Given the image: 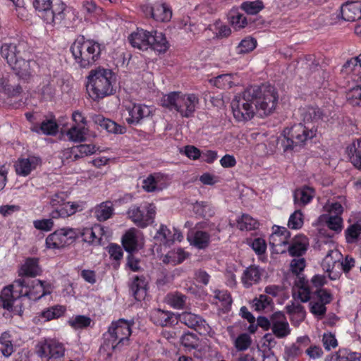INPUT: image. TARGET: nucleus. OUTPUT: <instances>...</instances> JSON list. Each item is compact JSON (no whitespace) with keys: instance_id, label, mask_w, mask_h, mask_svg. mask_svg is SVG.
<instances>
[{"instance_id":"1","label":"nucleus","mask_w":361,"mask_h":361,"mask_svg":"<svg viewBox=\"0 0 361 361\" xmlns=\"http://www.w3.org/2000/svg\"><path fill=\"white\" fill-rule=\"evenodd\" d=\"M300 111L305 123H300L284 128L278 138L277 145L284 153L298 150L307 141L315 137L317 126L314 123L322 120L324 116L322 110L317 106H307Z\"/></svg>"},{"instance_id":"2","label":"nucleus","mask_w":361,"mask_h":361,"mask_svg":"<svg viewBox=\"0 0 361 361\" xmlns=\"http://www.w3.org/2000/svg\"><path fill=\"white\" fill-rule=\"evenodd\" d=\"M116 75L109 68L97 67L87 76L86 90L93 101H99L116 92Z\"/></svg>"},{"instance_id":"3","label":"nucleus","mask_w":361,"mask_h":361,"mask_svg":"<svg viewBox=\"0 0 361 361\" xmlns=\"http://www.w3.org/2000/svg\"><path fill=\"white\" fill-rule=\"evenodd\" d=\"M105 45L94 39L79 36L71 44L70 51L75 63L81 68H87L97 61Z\"/></svg>"},{"instance_id":"4","label":"nucleus","mask_w":361,"mask_h":361,"mask_svg":"<svg viewBox=\"0 0 361 361\" xmlns=\"http://www.w3.org/2000/svg\"><path fill=\"white\" fill-rule=\"evenodd\" d=\"M133 322L125 319L112 321L103 334L104 344L110 346L113 352H121L130 345Z\"/></svg>"},{"instance_id":"5","label":"nucleus","mask_w":361,"mask_h":361,"mask_svg":"<svg viewBox=\"0 0 361 361\" xmlns=\"http://www.w3.org/2000/svg\"><path fill=\"white\" fill-rule=\"evenodd\" d=\"M161 106L169 111H175L183 118H190L193 116L199 98L195 94H183L174 91L165 94L161 100Z\"/></svg>"},{"instance_id":"6","label":"nucleus","mask_w":361,"mask_h":361,"mask_svg":"<svg viewBox=\"0 0 361 361\" xmlns=\"http://www.w3.org/2000/svg\"><path fill=\"white\" fill-rule=\"evenodd\" d=\"M253 89L247 87L242 93L235 95L231 106L234 118L238 121H247L251 120L255 114V102L253 99L255 94Z\"/></svg>"},{"instance_id":"7","label":"nucleus","mask_w":361,"mask_h":361,"mask_svg":"<svg viewBox=\"0 0 361 361\" xmlns=\"http://www.w3.org/2000/svg\"><path fill=\"white\" fill-rule=\"evenodd\" d=\"M16 292L20 294V297L27 298L30 300L37 301L43 296L50 295L52 292V286L50 283L39 279L27 281L21 278L14 281Z\"/></svg>"},{"instance_id":"8","label":"nucleus","mask_w":361,"mask_h":361,"mask_svg":"<svg viewBox=\"0 0 361 361\" xmlns=\"http://www.w3.org/2000/svg\"><path fill=\"white\" fill-rule=\"evenodd\" d=\"M77 20L75 9L59 0L53 4L50 11H48L43 21L47 24L61 25L68 28L73 27Z\"/></svg>"},{"instance_id":"9","label":"nucleus","mask_w":361,"mask_h":361,"mask_svg":"<svg viewBox=\"0 0 361 361\" xmlns=\"http://www.w3.org/2000/svg\"><path fill=\"white\" fill-rule=\"evenodd\" d=\"M255 92L253 99L255 102V107L262 111L263 114H270L276 107L279 100V94L276 88L269 84L251 86Z\"/></svg>"},{"instance_id":"10","label":"nucleus","mask_w":361,"mask_h":361,"mask_svg":"<svg viewBox=\"0 0 361 361\" xmlns=\"http://www.w3.org/2000/svg\"><path fill=\"white\" fill-rule=\"evenodd\" d=\"M129 219L137 227L144 228L154 222L156 207L154 204L145 203L140 206L132 205L127 212Z\"/></svg>"},{"instance_id":"11","label":"nucleus","mask_w":361,"mask_h":361,"mask_svg":"<svg viewBox=\"0 0 361 361\" xmlns=\"http://www.w3.org/2000/svg\"><path fill=\"white\" fill-rule=\"evenodd\" d=\"M77 237V231L73 228H59L46 238V247L48 249H61L73 243Z\"/></svg>"},{"instance_id":"12","label":"nucleus","mask_w":361,"mask_h":361,"mask_svg":"<svg viewBox=\"0 0 361 361\" xmlns=\"http://www.w3.org/2000/svg\"><path fill=\"white\" fill-rule=\"evenodd\" d=\"M140 9L146 18H152L157 22H169L172 18L171 8L162 1H157L154 4H142L140 6Z\"/></svg>"},{"instance_id":"13","label":"nucleus","mask_w":361,"mask_h":361,"mask_svg":"<svg viewBox=\"0 0 361 361\" xmlns=\"http://www.w3.org/2000/svg\"><path fill=\"white\" fill-rule=\"evenodd\" d=\"M65 348L56 340H45L37 345V354L47 361H57L64 355Z\"/></svg>"},{"instance_id":"14","label":"nucleus","mask_w":361,"mask_h":361,"mask_svg":"<svg viewBox=\"0 0 361 361\" xmlns=\"http://www.w3.org/2000/svg\"><path fill=\"white\" fill-rule=\"evenodd\" d=\"M271 329L278 338H283L290 334L289 324L283 312L278 311L271 314Z\"/></svg>"},{"instance_id":"15","label":"nucleus","mask_w":361,"mask_h":361,"mask_svg":"<svg viewBox=\"0 0 361 361\" xmlns=\"http://www.w3.org/2000/svg\"><path fill=\"white\" fill-rule=\"evenodd\" d=\"M310 343L307 336L298 337L295 343L284 347L283 358L285 361H296L303 353L302 345L307 346Z\"/></svg>"},{"instance_id":"16","label":"nucleus","mask_w":361,"mask_h":361,"mask_svg":"<svg viewBox=\"0 0 361 361\" xmlns=\"http://www.w3.org/2000/svg\"><path fill=\"white\" fill-rule=\"evenodd\" d=\"M128 112V117L126 121L130 125H137L141 121L150 116L152 111L150 108L142 104H132L126 108Z\"/></svg>"},{"instance_id":"17","label":"nucleus","mask_w":361,"mask_h":361,"mask_svg":"<svg viewBox=\"0 0 361 361\" xmlns=\"http://www.w3.org/2000/svg\"><path fill=\"white\" fill-rule=\"evenodd\" d=\"M42 160L36 156H29L27 158H19L15 164L17 175L23 177L29 176L31 172L40 165Z\"/></svg>"},{"instance_id":"18","label":"nucleus","mask_w":361,"mask_h":361,"mask_svg":"<svg viewBox=\"0 0 361 361\" xmlns=\"http://www.w3.org/2000/svg\"><path fill=\"white\" fill-rule=\"evenodd\" d=\"M167 186V176L161 173L149 174L142 182V188L147 192L161 190Z\"/></svg>"},{"instance_id":"19","label":"nucleus","mask_w":361,"mask_h":361,"mask_svg":"<svg viewBox=\"0 0 361 361\" xmlns=\"http://www.w3.org/2000/svg\"><path fill=\"white\" fill-rule=\"evenodd\" d=\"M150 321L157 326H169L177 324V317L173 312L161 309H154L150 312Z\"/></svg>"},{"instance_id":"20","label":"nucleus","mask_w":361,"mask_h":361,"mask_svg":"<svg viewBox=\"0 0 361 361\" xmlns=\"http://www.w3.org/2000/svg\"><path fill=\"white\" fill-rule=\"evenodd\" d=\"M339 15L345 21H355L361 18V1H346L340 8Z\"/></svg>"},{"instance_id":"21","label":"nucleus","mask_w":361,"mask_h":361,"mask_svg":"<svg viewBox=\"0 0 361 361\" xmlns=\"http://www.w3.org/2000/svg\"><path fill=\"white\" fill-rule=\"evenodd\" d=\"M151 32L145 30L142 28H137L128 37L129 42L134 48H137L141 51H147L150 47L149 37Z\"/></svg>"},{"instance_id":"22","label":"nucleus","mask_w":361,"mask_h":361,"mask_svg":"<svg viewBox=\"0 0 361 361\" xmlns=\"http://www.w3.org/2000/svg\"><path fill=\"white\" fill-rule=\"evenodd\" d=\"M315 195V190L310 186H302L293 192V203L297 208L305 207L310 203Z\"/></svg>"},{"instance_id":"23","label":"nucleus","mask_w":361,"mask_h":361,"mask_svg":"<svg viewBox=\"0 0 361 361\" xmlns=\"http://www.w3.org/2000/svg\"><path fill=\"white\" fill-rule=\"evenodd\" d=\"M176 317L177 323L179 322L196 331H201L202 329H204L207 325L206 321L202 317L189 312H182Z\"/></svg>"},{"instance_id":"24","label":"nucleus","mask_w":361,"mask_h":361,"mask_svg":"<svg viewBox=\"0 0 361 361\" xmlns=\"http://www.w3.org/2000/svg\"><path fill=\"white\" fill-rule=\"evenodd\" d=\"M39 259L37 257H27L25 260L19 270L18 275L21 277L35 278L41 275L42 269L39 264Z\"/></svg>"},{"instance_id":"25","label":"nucleus","mask_w":361,"mask_h":361,"mask_svg":"<svg viewBox=\"0 0 361 361\" xmlns=\"http://www.w3.org/2000/svg\"><path fill=\"white\" fill-rule=\"evenodd\" d=\"M79 210H82V208L78 203L66 201L57 208L53 209L49 213V217L55 219H64L75 214Z\"/></svg>"},{"instance_id":"26","label":"nucleus","mask_w":361,"mask_h":361,"mask_svg":"<svg viewBox=\"0 0 361 361\" xmlns=\"http://www.w3.org/2000/svg\"><path fill=\"white\" fill-rule=\"evenodd\" d=\"M31 63V61L25 60L19 56L9 66L19 78L27 80L32 74ZM32 63H35V62L32 61Z\"/></svg>"},{"instance_id":"27","label":"nucleus","mask_w":361,"mask_h":361,"mask_svg":"<svg viewBox=\"0 0 361 361\" xmlns=\"http://www.w3.org/2000/svg\"><path fill=\"white\" fill-rule=\"evenodd\" d=\"M262 272L259 267L250 265L247 267L241 276V283L246 288H249L255 284L258 283L261 280Z\"/></svg>"},{"instance_id":"28","label":"nucleus","mask_w":361,"mask_h":361,"mask_svg":"<svg viewBox=\"0 0 361 361\" xmlns=\"http://www.w3.org/2000/svg\"><path fill=\"white\" fill-rule=\"evenodd\" d=\"M308 245L305 235H298L292 239L288 248V253L292 257H300L306 252Z\"/></svg>"},{"instance_id":"29","label":"nucleus","mask_w":361,"mask_h":361,"mask_svg":"<svg viewBox=\"0 0 361 361\" xmlns=\"http://www.w3.org/2000/svg\"><path fill=\"white\" fill-rule=\"evenodd\" d=\"M121 244L128 253H133L139 250L140 245L137 236V231L130 228L126 231L121 238Z\"/></svg>"},{"instance_id":"30","label":"nucleus","mask_w":361,"mask_h":361,"mask_svg":"<svg viewBox=\"0 0 361 361\" xmlns=\"http://www.w3.org/2000/svg\"><path fill=\"white\" fill-rule=\"evenodd\" d=\"M93 121L100 126L107 132L115 134H123L126 133V128L123 126L117 124L114 121L104 118L102 115L95 114L92 116Z\"/></svg>"},{"instance_id":"31","label":"nucleus","mask_w":361,"mask_h":361,"mask_svg":"<svg viewBox=\"0 0 361 361\" xmlns=\"http://www.w3.org/2000/svg\"><path fill=\"white\" fill-rule=\"evenodd\" d=\"M16 290L14 282L3 289L0 296V301L4 309L7 310H12L14 301L21 298L20 293L16 292Z\"/></svg>"},{"instance_id":"32","label":"nucleus","mask_w":361,"mask_h":361,"mask_svg":"<svg viewBox=\"0 0 361 361\" xmlns=\"http://www.w3.org/2000/svg\"><path fill=\"white\" fill-rule=\"evenodd\" d=\"M0 92L8 97H16L22 93L23 88L19 83L16 82L14 78H3L0 80Z\"/></svg>"},{"instance_id":"33","label":"nucleus","mask_w":361,"mask_h":361,"mask_svg":"<svg viewBox=\"0 0 361 361\" xmlns=\"http://www.w3.org/2000/svg\"><path fill=\"white\" fill-rule=\"evenodd\" d=\"M32 132L46 135H55L59 130V126L54 119H46L40 124L35 123L30 127Z\"/></svg>"},{"instance_id":"34","label":"nucleus","mask_w":361,"mask_h":361,"mask_svg":"<svg viewBox=\"0 0 361 361\" xmlns=\"http://www.w3.org/2000/svg\"><path fill=\"white\" fill-rule=\"evenodd\" d=\"M81 12L85 20L97 19L103 14V8L93 0H85L82 3Z\"/></svg>"},{"instance_id":"35","label":"nucleus","mask_w":361,"mask_h":361,"mask_svg":"<svg viewBox=\"0 0 361 361\" xmlns=\"http://www.w3.org/2000/svg\"><path fill=\"white\" fill-rule=\"evenodd\" d=\"M149 39V49L155 51L165 53L169 48V44L165 35L161 32L157 30L152 31Z\"/></svg>"},{"instance_id":"36","label":"nucleus","mask_w":361,"mask_h":361,"mask_svg":"<svg viewBox=\"0 0 361 361\" xmlns=\"http://www.w3.org/2000/svg\"><path fill=\"white\" fill-rule=\"evenodd\" d=\"M130 290L137 301L144 300L147 295V282L145 276H135L131 283Z\"/></svg>"},{"instance_id":"37","label":"nucleus","mask_w":361,"mask_h":361,"mask_svg":"<svg viewBox=\"0 0 361 361\" xmlns=\"http://www.w3.org/2000/svg\"><path fill=\"white\" fill-rule=\"evenodd\" d=\"M192 212L197 218L209 219L214 216L215 210L212 204L206 201H197L192 204Z\"/></svg>"},{"instance_id":"38","label":"nucleus","mask_w":361,"mask_h":361,"mask_svg":"<svg viewBox=\"0 0 361 361\" xmlns=\"http://www.w3.org/2000/svg\"><path fill=\"white\" fill-rule=\"evenodd\" d=\"M66 312V307L65 306L55 305L44 309L39 314V317L43 322H49L63 316Z\"/></svg>"},{"instance_id":"39","label":"nucleus","mask_w":361,"mask_h":361,"mask_svg":"<svg viewBox=\"0 0 361 361\" xmlns=\"http://www.w3.org/2000/svg\"><path fill=\"white\" fill-rule=\"evenodd\" d=\"M97 151L94 145L80 144L71 148L70 157L73 161H76L80 158L92 155Z\"/></svg>"},{"instance_id":"40","label":"nucleus","mask_w":361,"mask_h":361,"mask_svg":"<svg viewBox=\"0 0 361 361\" xmlns=\"http://www.w3.org/2000/svg\"><path fill=\"white\" fill-rule=\"evenodd\" d=\"M0 352L5 357H9L15 351L13 336L9 331L0 335Z\"/></svg>"},{"instance_id":"41","label":"nucleus","mask_w":361,"mask_h":361,"mask_svg":"<svg viewBox=\"0 0 361 361\" xmlns=\"http://www.w3.org/2000/svg\"><path fill=\"white\" fill-rule=\"evenodd\" d=\"M190 245L197 249L204 250L207 248L210 243V235L203 231H196L194 233L188 237Z\"/></svg>"},{"instance_id":"42","label":"nucleus","mask_w":361,"mask_h":361,"mask_svg":"<svg viewBox=\"0 0 361 361\" xmlns=\"http://www.w3.org/2000/svg\"><path fill=\"white\" fill-rule=\"evenodd\" d=\"M188 255V253L181 248H178L176 250H170L164 257L163 262L165 264L176 265L182 263Z\"/></svg>"},{"instance_id":"43","label":"nucleus","mask_w":361,"mask_h":361,"mask_svg":"<svg viewBox=\"0 0 361 361\" xmlns=\"http://www.w3.org/2000/svg\"><path fill=\"white\" fill-rule=\"evenodd\" d=\"M234 76L231 73L222 74L211 79L210 82L217 88L230 89L234 85Z\"/></svg>"},{"instance_id":"44","label":"nucleus","mask_w":361,"mask_h":361,"mask_svg":"<svg viewBox=\"0 0 361 361\" xmlns=\"http://www.w3.org/2000/svg\"><path fill=\"white\" fill-rule=\"evenodd\" d=\"M1 56L5 59L8 65L19 56L17 46L13 43H4L0 49Z\"/></svg>"},{"instance_id":"45","label":"nucleus","mask_w":361,"mask_h":361,"mask_svg":"<svg viewBox=\"0 0 361 361\" xmlns=\"http://www.w3.org/2000/svg\"><path fill=\"white\" fill-rule=\"evenodd\" d=\"M42 20L52 8V0H28Z\"/></svg>"},{"instance_id":"46","label":"nucleus","mask_w":361,"mask_h":361,"mask_svg":"<svg viewBox=\"0 0 361 361\" xmlns=\"http://www.w3.org/2000/svg\"><path fill=\"white\" fill-rule=\"evenodd\" d=\"M113 210L111 202H102L95 208L94 216L99 221H104L111 216Z\"/></svg>"},{"instance_id":"47","label":"nucleus","mask_w":361,"mask_h":361,"mask_svg":"<svg viewBox=\"0 0 361 361\" xmlns=\"http://www.w3.org/2000/svg\"><path fill=\"white\" fill-rule=\"evenodd\" d=\"M338 255V250H329L326 255L325 258L324 259L322 267L324 269H326V271L329 273V278L331 281H335L339 279V277L341 276V274L339 271H333V270L331 269V263L332 265H334L336 261L331 262L329 260L330 258H332V255ZM332 259H331V260Z\"/></svg>"},{"instance_id":"48","label":"nucleus","mask_w":361,"mask_h":361,"mask_svg":"<svg viewBox=\"0 0 361 361\" xmlns=\"http://www.w3.org/2000/svg\"><path fill=\"white\" fill-rule=\"evenodd\" d=\"M273 300L267 295H259L258 298H255L252 302V307L257 312L269 310L271 308Z\"/></svg>"},{"instance_id":"49","label":"nucleus","mask_w":361,"mask_h":361,"mask_svg":"<svg viewBox=\"0 0 361 361\" xmlns=\"http://www.w3.org/2000/svg\"><path fill=\"white\" fill-rule=\"evenodd\" d=\"M237 226L241 231H252L258 228L259 223L257 220L255 219L249 214H244L237 221Z\"/></svg>"},{"instance_id":"50","label":"nucleus","mask_w":361,"mask_h":361,"mask_svg":"<svg viewBox=\"0 0 361 361\" xmlns=\"http://www.w3.org/2000/svg\"><path fill=\"white\" fill-rule=\"evenodd\" d=\"M349 156L352 164L357 169H361V138L357 140V144L348 147Z\"/></svg>"},{"instance_id":"51","label":"nucleus","mask_w":361,"mask_h":361,"mask_svg":"<svg viewBox=\"0 0 361 361\" xmlns=\"http://www.w3.org/2000/svg\"><path fill=\"white\" fill-rule=\"evenodd\" d=\"M229 20L235 30L244 28L247 24L246 16L237 10L231 11L229 13Z\"/></svg>"},{"instance_id":"52","label":"nucleus","mask_w":361,"mask_h":361,"mask_svg":"<svg viewBox=\"0 0 361 361\" xmlns=\"http://www.w3.org/2000/svg\"><path fill=\"white\" fill-rule=\"evenodd\" d=\"M240 8L249 15H256L264 8V4L262 0L246 1L241 4Z\"/></svg>"},{"instance_id":"53","label":"nucleus","mask_w":361,"mask_h":361,"mask_svg":"<svg viewBox=\"0 0 361 361\" xmlns=\"http://www.w3.org/2000/svg\"><path fill=\"white\" fill-rule=\"evenodd\" d=\"M330 361H361V354L347 350H339L331 355Z\"/></svg>"},{"instance_id":"54","label":"nucleus","mask_w":361,"mask_h":361,"mask_svg":"<svg viewBox=\"0 0 361 361\" xmlns=\"http://www.w3.org/2000/svg\"><path fill=\"white\" fill-rule=\"evenodd\" d=\"M322 218L325 220L327 227L335 231L340 233L343 228V219L340 216L323 215Z\"/></svg>"},{"instance_id":"55","label":"nucleus","mask_w":361,"mask_h":361,"mask_svg":"<svg viewBox=\"0 0 361 361\" xmlns=\"http://www.w3.org/2000/svg\"><path fill=\"white\" fill-rule=\"evenodd\" d=\"M176 235L166 226L161 225L154 238L159 240L164 244H167L173 243L176 240Z\"/></svg>"},{"instance_id":"56","label":"nucleus","mask_w":361,"mask_h":361,"mask_svg":"<svg viewBox=\"0 0 361 361\" xmlns=\"http://www.w3.org/2000/svg\"><path fill=\"white\" fill-rule=\"evenodd\" d=\"M251 344V336L247 333L239 334L233 343L234 347L238 352L247 350L250 347Z\"/></svg>"},{"instance_id":"57","label":"nucleus","mask_w":361,"mask_h":361,"mask_svg":"<svg viewBox=\"0 0 361 361\" xmlns=\"http://www.w3.org/2000/svg\"><path fill=\"white\" fill-rule=\"evenodd\" d=\"M85 126H73L67 132L69 140L73 142H82L85 140Z\"/></svg>"},{"instance_id":"58","label":"nucleus","mask_w":361,"mask_h":361,"mask_svg":"<svg viewBox=\"0 0 361 361\" xmlns=\"http://www.w3.org/2000/svg\"><path fill=\"white\" fill-rule=\"evenodd\" d=\"M303 224L304 215L300 209H296L290 214L288 221V226L290 229L298 230L302 228Z\"/></svg>"},{"instance_id":"59","label":"nucleus","mask_w":361,"mask_h":361,"mask_svg":"<svg viewBox=\"0 0 361 361\" xmlns=\"http://www.w3.org/2000/svg\"><path fill=\"white\" fill-rule=\"evenodd\" d=\"M361 234V225L355 223L350 225L345 231V235L347 243H353L356 242Z\"/></svg>"},{"instance_id":"60","label":"nucleus","mask_w":361,"mask_h":361,"mask_svg":"<svg viewBox=\"0 0 361 361\" xmlns=\"http://www.w3.org/2000/svg\"><path fill=\"white\" fill-rule=\"evenodd\" d=\"M247 244L252 247L257 255H264L267 250L266 240L262 238H255L254 239H247Z\"/></svg>"},{"instance_id":"61","label":"nucleus","mask_w":361,"mask_h":361,"mask_svg":"<svg viewBox=\"0 0 361 361\" xmlns=\"http://www.w3.org/2000/svg\"><path fill=\"white\" fill-rule=\"evenodd\" d=\"M257 47V40L251 37L242 39L237 47L238 54H246L252 51Z\"/></svg>"},{"instance_id":"62","label":"nucleus","mask_w":361,"mask_h":361,"mask_svg":"<svg viewBox=\"0 0 361 361\" xmlns=\"http://www.w3.org/2000/svg\"><path fill=\"white\" fill-rule=\"evenodd\" d=\"M312 299H316L317 302L328 305L333 300V295L326 288H318L313 292Z\"/></svg>"},{"instance_id":"63","label":"nucleus","mask_w":361,"mask_h":361,"mask_svg":"<svg viewBox=\"0 0 361 361\" xmlns=\"http://www.w3.org/2000/svg\"><path fill=\"white\" fill-rule=\"evenodd\" d=\"M69 325L75 329H84L91 324V319L84 315H77L68 321Z\"/></svg>"},{"instance_id":"64","label":"nucleus","mask_w":361,"mask_h":361,"mask_svg":"<svg viewBox=\"0 0 361 361\" xmlns=\"http://www.w3.org/2000/svg\"><path fill=\"white\" fill-rule=\"evenodd\" d=\"M348 101L352 106H361V85H357L350 91Z\"/></svg>"}]
</instances>
